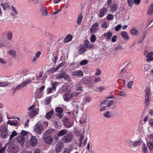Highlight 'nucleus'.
I'll return each mask as SVG.
<instances>
[{
  "instance_id": "nucleus-52",
  "label": "nucleus",
  "mask_w": 153,
  "mask_h": 153,
  "mask_svg": "<svg viewBox=\"0 0 153 153\" xmlns=\"http://www.w3.org/2000/svg\"><path fill=\"white\" fill-rule=\"evenodd\" d=\"M17 135V132L16 131H13L12 132L10 138V140H11L15 136Z\"/></svg>"
},
{
  "instance_id": "nucleus-53",
  "label": "nucleus",
  "mask_w": 153,
  "mask_h": 153,
  "mask_svg": "<svg viewBox=\"0 0 153 153\" xmlns=\"http://www.w3.org/2000/svg\"><path fill=\"white\" fill-rule=\"evenodd\" d=\"M106 18L108 20H111L113 19L114 16L112 14H108Z\"/></svg>"
},
{
  "instance_id": "nucleus-47",
  "label": "nucleus",
  "mask_w": 153,
  "mask_h": 153,
  "mask_svg": "<svg viewBox=\"0 0 153 153\" xmlns=\"http://www.w3.org/2000/svg\"><path fill=\"white\" fill-rule=\"evenodd\" d=\"M63 73H59L55 75L56 79H60L63 78Z\"/></svg>"
},
{
  "instance_id": "nucleus-60",
  "label": "nucleus",
  "mask_w": 153,
  "mask_h": 153,
  "mask_svg": "<svg viewBox=\"0 0 153 153\" xmlns=\"http://www.w3.org/2000/svg\"><path fill=\"white\" fill-rule=\"evenodd\" d=\"M71 149L68 148H65L64 149L63 153H70L71 152Z\"/></svg>"
},
{
  "instance_id": "nucleus-21",
  "label": "nucleus",
  "mask_w": 153,
  "mask_h": 153,
  "mask_svg": "<svg viewBox=\"0 0 153 153\" xmlns=\"http://www.w3.org/2000/svg\"><path fill=\"white\" fill-rule=\"evenodd\" d=\"M120 34L124 40L127 41L129 39V37L128 34L126 31H122L121 32Z\"/></svg>"
},
{
  "instance_id": "nucleus-19",
  "label": "nucleus",
  "mask_w": 153,
  "mask_h": 153,
  "mask_svg": "<svg viewBox=\"0 0 153 153\" xmlns=\"http://www.w3.org/2000/svg\"><path fill=\"white\" fill-rule=\"evenodd\" d=\"M82 105V104L78 101H74L72 104V106L73 107L76 109L79 108Z\"/></svg>"
},
{
  "instance_id": "nucleus-49",
  "label": "nucleus",
  "mask_w": 153,
  "mask_h": 153,
  "mask_svg": "<svg viewBox=\"0 0 153 153\" xmlns=\"http://www.w3.org/2000/svg\"><path fill=\"white\" fill-rule=\"evenodd\" d=\"M148 147L150 151H153V143L151 142H149L147 143Z\"/></svg>"
},
{
  "instance_id": "nucleus-22",
  "label": "nucleus",
  "mask_w": 153,
  "mask_h": 153,
  "mask_svg": "<svg viewBox=\"0 0 153 153\" xmlns=\"http://www.w3.org/2000/svg\"><path fill=\"white\" fill-rule=\"evenodd\" d=\"M54 131V130L52 129H48L43 134V136L51 137V133Z\"/></svg>"
},
{
  "instance_id": "nucleus-61",
  "label": "nucleus",
  "mask_w": 153,
  "mask_h": 153,
  "mask_svg": "<svg viewBox=\"0 0 153 153\" xmlns=\"http://www.w3.org/2000/svg\"><path fill=\"white\" fill-rule=\"evenodd\" d=\"M133 81H131L129 82L127 84V87L128 88H131L132 87V86L133 84Z\"/></svg>"
},
{
  "instance_id": "nucleus-41",
  "label": "nucleus",
  "mask_w": 153,
  "mask_h": 153,
  "mask_svg": "<svg viewBox=\"0 0 153 153\" xmlns=\"http://www.w3.org/2000/svg\"><path fill=\"white\" fill-rule=\"evenodd\" d=\"M101 26L103 28H107L108 27V22L102 20L101 24Z\"/></svg>"
},
{
  "instance_id": "nucleus-64",
  "label": "nucleus",
  "mask_w": 153,
  "mask_h": 153,
  "mask_svg": "<svg viewBox=\"0 0 153 153\" xmlns=\"http://www.w3.org/2000/svg\"><path fill=\"white\" fill-rule=\"evenodd\" d=\"M123 49L122 47L121 46H118L115 48V50L116 51H119Z\"/></svg>"
},
{
  "instance_id": "nucleus-6",
  "label": "nucleus",
  "mask_w": 153,
  "mask_h": 153,
  "mask_svg": "<svg viewBox=\"0 0 153 153\" xmlns=\"http://www.w3.org/2000/svg\"><path fill=\"white\" fill-rule=\"evenodd\" d=\"M44 128L42 125L40 123H37L34 126V130L35 132L38 134H40L42 133Z\"/></svg>"
},
{
  "instance_id": "nucleus-9",
  "label": "nucleus",
  "mask_w": 153,
  "mask_h": 153,
  "mask_svg": "<svg viewBox=\"0 0 153 153\" xmlns=\"http://www.w3.org/2000/svg\"><path fill=\"white\" fill-rule=\"evenodd\" d=\"M58 85V82H56L53 83L52 84V88H48L47 89V93L49 94L53 91L56 90V88Z\"/></svg>"
},
{
  "instance_id": "nucleus-18",
  "label": "nucleus",
  "mask_w": 153,
  "mask_h": 153,
  "mask_svg": "<svg viewBox=\"0 0 153 153\" xmlns=\"http://www.w3.org/2000/svg\"><path fill=\"white\" fill-rule=\"evenodd\" d=\"M87 116L86 114H82V117L80 119L79 122L81 124L86 123Z\"/></svg>"
},
{
  "instance_id": "nucleus-12",
  "label": "nucleus",
  "mask_w": 153,
  "mask_h": 153,
  "mask_svg": "<svg viewBox=\"0 0 153 153\" xmlns=\"http://www.w3.org/2000/svg\"><path fill=\"white\" fill-rule=\"evenodd\" d=\"M18 143H20L22 146H23L25 141V137L19 135L16 137Z\"/></svg>"
},
{
  "instance_id": "nucleus-30",
  "label": "nucleus",
  "mask_w": 153,
  "mask_h": 153,
  "mask_svg": "<svg viewBox=\"0 0 153 153\" xmlns=\"http://www.w3.org/2000/svg\"><path fill=\"white\" fill-rule=\"evenodd\" d=\"M7 124H9L10 125H13L17 126L18 124V121L17 120H14L12 121L9 120L7 122Z\"/></svg>"
},
{
  "instance_id": "nucleus-17",
  "label": "nucleus",
  "mask_w": 153,
  "mask_h": 153,
  "mask_svg": "<svg viewBox=\"0 0 153 153\" xmlns=\"http://www.w3.org/2000/svg\"><path fill=\"white\" fill-rule=\"evenodd\" d=\"M63 110L62 108L60 107H57L56 109V111L58 114L59 115V117L60 118H61L63 116V115L61 114L63 112Z\"/></svg>"
},
{
  "instance_id": "nucleus-28",
  "label": "nucleus",
  "mask_w": 153,
  "mask_h": 153,
  "mask_svg": "<svg viewBox=\"0 0 153 153\" xmlns=\"http://www.w3.org/2000/svg\"><path fill=\"white\" fill-rule=\"evenodd\" d=\"M68 131L66 129H62L59 131L57 134V136L62 137L67 133Z\"/></svg>"
},
{
  "instance_id": "nucleus-20",
  "label": "nucleus",
  "mask_w": 153,
  "mask_h": 153,
  "mask_svg": "<svg viewBox=\"0 0 153 153\" xmlns=\"http://www.w3.org/2000/svg\"><path fill=\"white\" fill-rule=\"evenodd\" d=\"M18 13V11H17L16 8L12 6L11 7V15L12 16H15Z\"/></svg>"
},
{
  "instance_id": "nucleus-36",
  "label": "nucleus",
  "mask_w": 153,
  "mask_h": 153,
  "mask_svg": "<svg viewBox=\"0 0 153 153\" xmlns=\"http://www.w3.org/2000/svg\"><path fill=\"white\" fill-rule=\"evenodd\" d=\"M53 110H51L47 114L46 117L47 119H51L53 114Z\"/></svg>"
},
{
  "instance_id": "nucleus-35",
  "label": "nucleus",
  "mask_w": 153,
  "mask_h": 153,
  "mask_svg": "<svg viewBox=\"0 0 153 153\" xmlns=\"http://www.w3.org/2000/svg\"><path fill=\"white\" fill-rule=\"evenodd\" d=\"M86 50V49H85V47L83 45H80L79 51V52L80 54H82L83 53L85 52Z\"/></svg>"
},
{
  "instance_id": "nucleus-34",
  "label": "nucleus",
  "mask_w": 153,
  "mask_h": 153,
  "mask_svg": "<svg viewBox=\"0 0 153 153\" xmlns=\"http://www.w3.org/2000/svg\"><path fill=\"white\" fill-rule=\"evenodd\" d=\"M104 36L108 39H110L112 36V33L111 32H108L105 33L103 35Z\"/></svg>"
},
{
  "instance_id": "nucleus-3",
  "label": "nucleus",
  "mask_w": 153,
  "mask_h": 153,
  "mask_svg": "<svg viewBox=\"0 0 153 153\" xmlns=\"http://www.w3.org/2000/svg\"><path fill=\"white\" fill-rule=\"evenodd\" d=\"M0 131L1 132V136L3 138L7 137L8 135V130L7 126L4 125L0 126Z\"/></svg>"
},
{
  "instance_id": "nucleus-8",
  "label": "nucleus",
  "mask_w": 153,
  "mask_h": 153,
  "mask_svg": "<svg viewBox=\"0 0 153 153\" xmlns=\"http://www.w3.org/2000/svg\"><path fill=\"white\" fill-rule=\"evenodd\" d=\"M73 120L70 119L66 118L64 120V124L66 127H71L73 125Z\"/></svg>"
},
{
  "instance_id": "nucleus-42",
  "label": "nucleus",
  "mask_w": 153,
  "mask_h": 153,
  "mask_svg": "<svg viewBox=\"0 0 153 153\" xmlns=\"http://www.w3.org/2000/svg\"><path fill=\"white\" fill-rule=\"evenodd\" d=\"M0 6L2 7L3 9L4 10H7L9 7V5L6 3H2L0 4Z\"/></svg>"
},
{
  "instance_id": "nucleus-33",
  "label": "nucleus",
  "mask_w": 153,
  "mask_h": 153,
  "mask_svg": "<svg viewBox=\"0 0 153 153\" xmlns=\"http://www.w3.org/2000/svg\"><path fill=\"white\" fill-rule=\"evenodd\" d=\"M84 45L87 48H92L94 46L93 44H91L87 40L85 41Z\"/></svg>"
},
{
  "instance_id": "nucleus-63",
  "label": "nucleus",
  "mask_w": 153,
  "mask_h": 153,
  "mask_svg": "<svg viewBox=\"0 0 153 153\" xmlns=\"http://www.w3.org/2000/svg\"><path fill=\"white\" fill-rule=\"evenodd\" d=\"M119 95L120 96L123 97H125L126 95L125 92L123 91H120L119 93Z\"/></svg>"
},
{
  "instance_id": "nucleus-44",
  "label": "nucleus",
  "mask_w": 153,
  "mask_h": 153,
  "mask_svg": "<svg viewBox=\"0 0 153 153\" xmlns=\"http://www.w3.org/2000/svg\"><path fill=\"white\" fill-rule=\"evenodd\" d=\"M9 84V83L7 82L4 81H0V87L7 86Z\"/></svg>"
},
{
  "instance_id": "nucleus-48",
  "label": "nucleus",
  "mask_w": 153,
  "mask_h": 153,
  "mask_svg": "<svg viewBox=\"0 0 153 153\" xmlns=\"http://www.w3.org/2000/svg\"><path fill=\"white\" fill-rule=\"evenodd\" d=\"M104 116L107 118H110L111 117V115L108 111H106L105 113L103 114Z\"/></svg>"
},
{
  "instance_id": "nucleus-4",
  "label": "nucleus",
  "mask_w": 153,
  "mask_h": 153,
  "mask_svg": "<svg viewBox=\"0 0 153 153\" xmlns=\"http://www.w3.org/2000/svg\"><path fill=\"white\" fill-rule=\"evenodd\" d=\"M34 79V77H33L32 79L30 78L27 79L26 81L23 82L21 84L18 85L15 88V90L21 89L25 87L28 83L31 82V81Z\"/></svg>"
},
{
  "instance_id": "nucleus-45",
  "label": "nucleus",
  "mask_w": 153,
  "mask_h": 153,
  "mask_svg": "<svg viewBox=\"0 0 153 153\" xmlns=\"http://www.w3.org/2000/svg\"><path fill=\"white\" fill-rule=\"evenodd\" d=\"M41 54V52L40 51H38L35 54V56L33 58V60L34 61H36L37 59L40 56Z\"/></svg>"
},
{
  "instance_id": "nucleus-38",
  "label": "nucleus",
  "mask_w": 153,
  "mask_h": 153,
  "mask_svg": "<svg viewBox=\"0 0 153 153\" xmlns=\"http://www.w3.org/2000/svg\"><path fill=\"white\" fill-rule=\"evenodd\" d=\"M126 142L128 146L130 148H131L134 146V142L131 140H127Z\"/></svg>"
},
{
  "instance_id": "nucleus-16",
  "label": "nucleus",
  "mask_w": 153,
  "mask_h": 153,
  "mask_svg": "<svg viewBox=\"0 0 153 153\" xmlns=\"http://www.w3.org/2000/svg\"><path fill=\"white\" fill-rule=\"evenodd\" d=\"M108 9L107 8L103 7L102 8L100 12L99 16L100 17H103L105 15V13L107 12Z\"/></svg>"
},
{
  "instance_id": "nucleus-10",
  "label": "nucleus",
  "mask_w": 153,
  "mask_h": 153,
  "mask_svg": "<svg viewBox=\"0 0 153 153\" xmlns=\"http://www.w3.org/2000/svg\"><path fill=\"white\" fill-rule=\"evenodd\" d=\"M99 27V23L96 22L92 26L90 29V32L91 33H94L97 32Z\"/></svg>"
},
{
  "instance_id": "nucleus-2",
  "label": "nucleus",
  "mask_w": 153,
  "mask_h": 153,
  "mask_svg": "<svg viewBox=\"0 0 153 153\" xmlns=\"http://www.w3.org/2000/svg\"><path fill=\"white\" fill-rule=\"evenodd\" d=\"M28 110L29 111L28 113V115L30 117H33L38 114L39 109L36 108L34 105L30 107Z\"/></svg>"
},
{
  "instance_id": "nucleus-23",
  "label": "nucleus",
  "mask_w": 153,
  "mask_h": 153,
  "mask_svg": "<svg viewBox=\"0 0 153 153\" xmlns=\"http://www.w3.org/2000/svg\"><path fill=\"white\" fill-rule=\"evenodd\" d=\"M40 11L42 12V13L43 16H45L48 13V11L43 6H42L40 8Z\"/></svg>"
},
{
  "instance_id": "nucleus-37",
  "label": "nucleus",
  "mask_w": 153,
  "mask_h": 153,
  "mask_svg": "<svg viewBox=\"0 0 153 153\" xmlns=\"http://www.w3.org/2000/svg\"><path fill=\"white\" fill-rule=\"evenodd\" d=\"M43 72H40L38 76L36 77L35 79V78L33 77L34 78V79L33 80L36 79L37 80H40L42 79L43 78Z\"/></svg>"
},
{
  "instance_id": "nucleus-11",
  "label": "nucleus",
  "mask_w": 153,
  "mask_h": 153,
  "mask_svg": "<svg viewBox=\"0 0 153 153\" xmlns=\"http://www.w3.org/2000/svg\"><path fill=\"white\" fill-rule=\"evenodd\" d=\"M63 143L59 141V143L56 145L55 150L56 152L58 153L60 152L63 148Z\"/></svg>"
},
{
  "instance_id": "nucleus-43",
  "label": "nucleus",
  "mask_w": 153,
  "mask_h": 153,
  "mask_svg": "<svg viewBox=\"0 0 153 153\" xmlns=\"http://www.w3.org/2000/svg\"><path fill=\"white\" fill-rule=\"evenodd\" d=\"M83 100L85 102V103L90 102L92 100L91 98L88 96H86L85 97Z\"/></svg>"
},
{
  "instance_id": "nucleus-24",
  "label": "nucleus",
  "mask_w": 153,
  "mask_h": 153,
  "mask_svg": "<svg viewBox=\"0 0 153 153\" xmlns=\"http://www.w3.org/2000/svg\"><path fill=\"white\" fill-rule=\"evenodd\" d=\"M10 151L13 153H16L18 151V148L17 146L13 145L10 147Z\"/></svg>"
},
{
  "instance_id": "nucleus-56",
  "label": "nucleus",
  "mask_w": 153,
  "mask_h": 153,
  "mask_svg": "<svg viewBox=\"0 0 153 153\" xmlns=\"http://www.w3.org/2000/svg\"><path fill=\"white\" fill-rule=\"evenodd\" d=\"M51 99L50 97L46 98L45 101V103L46 105H48L51 102Z\"/></svg>"
},
{
  "instance_id": "nucleus-14",
  "label": "nucleus",
  "mask_w": 153,
  "mask_h": 153,
  "mask_svg": "<svg viewBox=\"0 0 153 153\" xmlns=\"http://www.w3.org/2000/svg\"><path fill=\"white\" fill-rule=\"evenodd\" d=\"M43 138L45 143L48 144L51 143L53 141V138L51 137L43 136Z\"/></svg>"
},
{
  "instance_id": "nucleus-46",
  "label": "nucleus",
  "mask_w": 153,
  "mask_h": 153,
  "mask_svg": "<svg viewBox=\"0 0 153 153\" xmlns=\"http://www.w3.org/2000/svg\"><path fill=\"white\" fill-rule=\"evenodd\" d=\"M16 52L15 50H10L8 52V53L10 55L14 57L16 55Z\"/></svg>"
},
{
  "instance_id": "nucleus-58",
  "label": "nucleus",
  "mask_w": 153,
  "mask_h": 153,
  "mask_svg": "<svg viewBox=\"0 0 153 153\" xmlns=\"http://www.w3.org/2000/svg\"><path fill=\"white\" fill-rule=\"evenodd\" d=\"M28 133L27 131H25L24 130H22V131L20 133V134L19 135L21 136H23L24 137H25L27 134Z\"/></svg>"
},
{
  "instance_id": "nucleus-57",
  "label": "nucleus",
  "mask_w": 153,
  "mask_h": 153,
  "mask_svg": "<svg viewBox=\"0 0 153 153\" xmlns=\"http://www.w3.org/2000/svg\"><path fill=\"white\" fill-rule=\"evenodd\" d=\"M88 63V61L86 59H84L82 60L79 63V64L81 65H84Z\"/></svg>"
},
{
  "instance_id": "nucleus-1",
  "label": "nucleus",
  "mask_w": 153,
  "mask_h": 153,
  "mask_svg": "<svg viewBox=\"0 0 153 153\" xmlns=\"http://www.w3.org/2000/svg\"><path fill=\"white\" fill-rule=\"evenodd\" d=\"M61 90L63 92H65L63 95V99L66 102L69 101L72 99L74 97L77 96L80 94L82 91L80 87L76 89L77 91H79V92H72L71 90L68 89L65 87L62 88Z\"/></svg>"
},
{
  "instance_id": "nucleus-54",
  "label": "nucleus",
  "mask_w": 153,
  "mask_h": 153,
  "mask_svg": "<svg viewBox=\"0 0 153 153\" xmlns=\"http://www.w3.org/2000/svg\"><path fill=\"white\" fill-rule=\"evenodd\" d=\"M84 136L83 135H81L80 136V139L78 140L79 145V147L81 146L82 144V141L83 139Z\"/></svg>"
},
{
  "instance_id": "nucleus-13",
  "label": "nucleus",
  "mask_w": 153,
  "mask_h": 153,
  "mask_svg": "<svg viewBox=\"0 0 153 153\" xmlns=\"http://www.w3.org/2000/svg\"><path fill=\"white\" fill-rule=\"evenodd\" d=\"M37 142V138L34 136H32L30 138V145L34 147L35 146Z\"/></svg>"
},
{
  "instance_id": "nucleus-31",
  "label": "nucleus",
  "mask_w": 153,
  "mask_h": 153,
  "mask_svg": "<svg viewBox=\"0 0 153 153\" xmlns=\"http://www.w3.org/2000/svg\"><path fill=\"white\" fill-rule=\"evenodd\" d=\"M118 7L116 4H114L110 7V11L111 12L115 11L117 9Z\"/></svg>"
},
{
  "instance_id": "nucleus-51",
  "label": "nucleus",
  "mask_w": 153,
  "mask_h": 153,
  "mask_svg": "<svg viewBox=\"0 0 153 153\" xmlns=\"http://www.w3.org/2000/svg\"><path fill=\"white\" fill-rule=\"evenodd\" d=\"M150 68V66L148 64H146L144 65L143 70L144 71H147Z\"/></svg>"
},
{
  "instance_id": "nucleus-40",
  "label": "nucleus",
  "mask_w": 153,
  "mask_h": 153,
  "mask_svg": "<svg viewBox=\"0 0 153 153\" xmlns=\"http://www.w3.org/2000/svg\"><path fill=\"white\" fill-rule=\"evenodd\" d=\"M12 32L10 31H7V39L9 40H11L12 39Z\"/></svg>"
},
{
  "instance_id": "nucleus-62",
  "label": "nucleus",
  "mask_w": 153,
  "mask_h": 153,
  "mask_svg": "<svg viewBox=\"0 0 153 153\" xmlns=\"http://www.w3.org/2000/svg\"><path fill=\"white\" fill-rule=\"evenodd\" d=\"M122 27V26L121 25H117L115 27V30L116 31H118Z\"/></svg>"
},
{
  "instance_id": "nucleus-27",
  "label": "nucleus",
  "mask_w": 153,
  "mask_h": 153,
  "mask_svg": "<svg viewBox=\"0 0 153 153\" xmlns=\"http://www.w3.org/2000/svg\"><path fill=\"white\" fill-rule=\"evenodd\" d=\"M63 78L65 80L68 82H70L71 81V78H70L69 75L66 73H63Z\"/></svg>"
},
{
  "instance_id": "nucleus-59",
  "label": "nucleus",
  "mask_w": 153,
  "mask_h": 153,
  "mask_svg": "<svg viewBox=\"0 0 153 153\" xmlns=\"http://www.w3.org/2000/svg\"><path fill=\"white\" fill-rule=\"evenodd\" d=\"M142 149L143 153H148V149L146 146H143V147Z\"/></svg>"
},
{
  "instance_id": "nucleus-25",
  "label": "nucleus",
  "mask_w": 153,
  "mask_h": 153,
  "mask_svg": "<svg viewBox=\"0 0 153 153\" xmlns=\"http://www.w3.org/2000/svg\"><path fill=\"white\" fill-rule=\"evenodd\" d=\"M82 19L83 16L82 14L81 13L79 14L76 20L77 24L78 25H81Z\"/></svg>"
},
{
  "instance_id": "nucleus-5",
  "label": "nucleus",
  "mask_w": 153,
  "mask_h": 153,
  "mask_svg": "<svg viewBox=\"0 0 153 153\" xmlns=\"http://www.w3.org/2000/svg\"><path fill=\"white\" fill-rule=\"evenodd\" d=\"M73 138V135L72 134L71 132H70L66 135L63 137L62 138V140L64 143H67L70 142Z\"/></svg>"
},
{
  "instance_id": "nucleus-50",
  "label": "nucleus",
  "mask_w": 153,
  "mask_h": 153,
  "mask_svg": "<svg viewBox=\"0 0 153 153\" xmlns=\"http://www.w3.org/2000/svg\"><path fill=\"white\" fill-rule=\"evenodd\" d=\"M57 71L56 68H52L48 71V72L51 73H53Z\"/></svg>"
},
{
  "instance_id": "nucleus-39",
  "label": "nucleus",
  "mask_w": 153,
  "mask_h": 153,
  "mask_svg": "<svg viewBox=\"0 0 153 153\" xmlns=\"http://www.w3.org/2000/svg\"><path fill=\"white\" fill-rule=\"evenodd\" d=\"M147 32L145 31L143 32L142 34V37L140 38V39L137 41V42L138 43H141L144 40L145 36Z\"/></svg>"
},
{
  "instance_id": "nucleus-7",
  "label": "nucleus",
  "mask_w": 153,
  "mask_h": 153,
  "mask_svg": "<svg viewBox=\"0 0 153 153\" xmlns=\"http://www.w3.org/2000/svg\"><path fill=\"white\" fill-rule=\"evenodd\" d=\"M150 96V90L149 87H146L145 90V102L146 104H148L149 102L150 101V98L149 96Z\"/></svg>"
},
{
  "instance_id": "nucleus-29",
  "label": "nucleus",
  "mask_w": 153,
  "mask_h": 153,
  "mask_svg": "<svg viewBox=\"0 0 153 153\" xmlns=\"http://www.w3.org/2000/svg\"><path fill=\"white\" fill-rule=\"evenodd\" d=\"M73 37L71 35L68 34L64 39V42L67 43L70 42L72 39Z\"/></svg>"
},
{
  "instance_id": "nucleus-55",
  "label": "nucleus",
  "mask_w": 153,
  "mask_h": 153,
  "mask_svg": "<svg viewBox=\"0 0 153 153\" xmlns=\"http://www.w3.org/2000/svg\"><path fill=\"white\" fill-rule=\"evenodd\" d=\"M90 40L92 42H94L96 40V36L94 34H92L91 35Z\"/></svg>"
},
{
  "instance_id": "nucleus-32",
  "label": "nucleus",
  "mask_w": 153,
  "mask_h": 153,
  "mask_svg": "<svg viewBox=\"0 0 153 153\" xmlns=\"http://www.w3.org/2000/svg\"><path fill=\"white\" fill-rule=\"evenodd\" d=\"M153 52H150L148 53L146 55V57H147V61H152L153 60Z\"/></svg>"
},
{
  "instance_id": "nucleus-15",
  "label": "nucleus",
  "mask_w": 153,
  "mask_h": 153,
  "mask_svg": "<svg viewBox=\"0 0 153 153\" xmlns=\"http://www.w3.org/2000/svg\"><path fill=\"white\" fill-rule=\"evenodd\" d=\"M71 74L73 76H77L81 77L83 76V73L82 71L79 70L71 72Z\"/></svg>"
},
{
  "instance_id": "nucleus-26",
  "label": "nucleus",
  "mask_w": 153,
  "mask_h": 153,
  "mask_svg": "<svg viewBox=\"0 0 153 153\" xmlns=\"http://www.w3.org/2000/svg\"><path fill=\"white\" fill-rule=\"evenodd\" d=\"M153 3L149 7L148 9L147 13L149 15L153 14Z\"/></svg>"
}]
</instances>
